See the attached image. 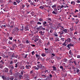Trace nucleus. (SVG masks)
I'll use <instances>...</instances> for the list:
<instances>
[{"label": "nucleus", "instance_id": "nucleus-16", "mask_svg": "<svg viewBox=\"0 0 80 80\" xmlns=\"http://www.w3.org/2000/svg\"><path fill=\"white\" fill-rule=\"evenodd\" d=\"M11 57H12V58H15V54L14 53H13L11 55Z\"/></svg>", "mask_w": 80, "mask_h": 80}, {"label": "nucleus", "instance_id": "nucleus-28", "mask_svg": "<svg viewBox=\"0 0 80 80\" xmlns=\"http://www.w3.org/2000/svg\"><path fill=\"white\" fill-rule=\"evenodd\" d=\"M63 62H66L67 61V60L66 58H64L63 59Z\"/></svg>", "mask_w": 80, "mask_h": 80}, {"label": "nucleus", "instance_id": "nucleus-46", "mask_svg": "<svg viewBox=\"0 0 80 80\" xmlns=\"http://www.w3.org/2000/svg\"><path fill=\"white\" fill-rule=\"evenodd\" d=\"M27 7L28 8V7H29L30 5L28 4H27L26 5Z\"/></svg>", "mask_w": 80, "mask_h": 80}, {"label": "nucleus", "instance_id": "nucleus-12", "mask_svg": "<svg viewBox=\"0 0 80 80\" xmlns=\"http://www.w3.org/2000/svg\"><path fill=\"white\" fill-rule=\"evenodd\" d=\"M24 28L25 31H27V30H29V29H28V26L25 27Z\"/></svg>", "mask_w": 80, "mask_h": 80}, {"label": "nucleus", "instance_id": "nucleus-1", "mask_svg": "<svg viewBox=\"0 0 80 80\" xmlns=\"http://www.w3.org/2000/svg\"><path fill=\"white\" fill-rule=\"evenodd\" d=\"M37 30H46V29H45V28H43L42 26H41L38 28H36Z\"/></svg>", "mask_w": 80, "mask_h": 80}, {"label": "nucleus", "instance_id": "nucleus-33", "mask_svg": "<svg viewBox=\"0 0 80 80\" xmlns=\"http://www.w3.org/2000/svg\"><path fill=\"white\" fill-rule=\"evenodd\" d=\"M16 2H17L18 3H19L20 2V1L19 0H16Z\"/></svg>", "mask_w": 80, "mask_h": 80}, {"label": "nucleus", "instance_id": "nucleus-32", "mask_svg": "<svg viewBox=\"0 0 80 80\" xmlns=\"http://www.w3.org/2000/svg\"><path fill=\"white\" fill-rule=\"evenodd\" d=\"M9 39V40H12V39H13V37H9L8 38Z\"/></svg>", "mask_w": 80, "mask_h": 80}, {"label": "nucleus", "instance_id": "nucleus-34", "mask_svg": "<svg viewBox=\"0 0 80 80\" xmlns=\"http://www.w3.org/2000/svg\"><path fill=\"white\" fill-rule=\"evenodd\" d=\"M22 7L23 8L25 7V4H22Z\"/></svg>", "mask_w": 80, "mask_h": 80}, {"label": "nucleus", "instance_id": "nucleus-6", "mask_svg": "<svg viewBox=\"0 0 80 80\" xmlns=\"http://www.w3.org/2000/svg\"><path fill=\"white\" fill-rule=\"evenodd\" d=\"M42 67H43L42 66V65L40 64H38V65H37V67H38V68H42Z\"/></svg>", "mask_w": 80, "mask_h": 80}, {"label": "nucleus", "instance_id": "nucleus-18", "mask_svg": "<svg viewBox=\"0 0 80 80\" xmlns=\"http://www.w3.org/2000/svg\"><path fill=\"white\" fill-rule=\"evenodd\" d=\"M13 42H11V41H10V40H9L8 41V43H9V45H12V43Z\"/></svg>", "mask_w": 80, "mask_h": 80}, {"label": "nucleus", "instance_id": "nucleus-48", "mask_svg": "<svg viewBox=\"0 0 80 80\" xmlns=\"http://www.w3.org/2000/svg\"><path fill=\"white\" fill-rule=\"evenodd\" d=\"M39 22H42V18H39Z\"/></svg>", "mask_w": 80, "mask_h": 80}, {"label": "nucleus", "instance_id": "nucleus-63", "mask_svg": "<svg viewBox=\"0 0 80 80\" xmlns=\"http://www.w3.org/2000/svg\"><path fill=\"white\" fill-rule=\"evenodd\" d=\"M79 72H80V70H79V69H77V71H76V72L77 73H78Z\"/></svg>", "mask_w": 80, "mask_h": 80}, {"label": "nucleus", "instance_id": "nucleus-38", "mask_svg": "<svg viewBox=\"0 0 80 80\" xmlns=\"http://www.w3.org/2000/svg\"><path fill=\"white\" fill-rule=\"evenodd\" d=\"M62 45L63 46H67V44H66L65 42H64L63 44H62Z\"/></svg>", "mask_w": 80, "mask_h": 80}, {"label": "nucleus", "instance_id": "nucleus-14", "mask_svg": "<svg viewBox=\"0 0 80 80\" xmlns=\"http://www.w3.org/2000/svg\"><path fill=\"white\" fill-rule=\"evenodd\" d=\"M59 38H56L55 39V41L57 42H58L59 41Z\"/></svg>", "mask_w": 80, "mask_h": 80}, {"label": "nucleus", "instance_id": "nucleus-56", "mask_svg": "<svg viewBox=\"0 0 80 80\" xmlns=\"http://www.w3.org/2000/svg\"><path fill=\"white\" fill-rule=\"evenodd\" d=\"M46 28L47 29V28H49V27L48 26V25H47V26H46Z\"/></svg>", "mask_w": 80, "mask_h": 80}, {"label": "nucleus", "instance_id": "nucleus-17", "mask_svg": "<svg viewBox=\"0 0 80 80\" xmlns=\"http://www.w3.org/2000/svg\"><path fill=\"white\" fill-rule=\"evenodd\" d=\"M33 68L35 69V70H38L39 69V68H37L36 66L34 67Z\"/></svg>", "mask_w": 80, "mask_h": 80}, {"label": "nucleus", "instance_id": "nucleus-62", "mask_svg": "<svg viewBox=\"0 0 80 80\" xmlns=\"http://www.w3.org/2000/svg\"><path fill=\"white\" fill-rule=\"evenodd\" d=\"M4 58H8V55H7L6 56H5V57H4Z\"/></svg>", "mask_w": 80, "mask_h": 80}, {"label": "nucleus", "instance_id": "nucleus-43", "mask_svg": "<svg viewBox=\"0 0 80 80\" xmlns=\"http://www.w3.org/2000/svg\"><path fill=\"white\" fill-rule=\"evenodd\" d=\"M79 22V20H78V21L75 22V23H76V24H78V23Z\"/></svg>", "mask_w": 80, "mask_h": 80}, {"label": "nucleus", "instance_id": "nucleus-57", "mask_svg": "<svg viewBox=\"0 0 80 80\" xmlns=\"http://www.w3.org/2000/svg\"><path fill=\"white\" fill-rule=\"evenodd\" d=\"M6 80H10V78H9V77H7V78H6Z\"/></svg>", "mask_w": 80, "mask_h": 80}, {"label": "nucleus", "instance_id": "nucleus-26", "mask_svg": "<svg viewBox=\"0 0 80 80\" xmlns=\"http://www.w3.org/2000/svg\"><path fill=\"white\" fill-rule=\"evenodd\" d=\"M69 54L70 55H73V53H72V52L71 51V50H70L69 51Z\"/></svg>", "mask_w": 80, "mask_h": 80}, {"label": "nucleus", "instance_id": "nucleus-42", "mask_svg": "<svg viewBox=\"0 0 80 80\" xmlns=\"http://www.w3.org/2000/svg\"><path fill=\"white\" fill-rule=\"evenodd\" d=\"M46 24H47V22H43V25H46Z\"/></svg>", "mask_w": 80, "mask_h": 80}, {"label": "nucleus", "instance_id": "nucleus-8", "mask_svg": "<svg viewBox=\"0 0 80 80\" xmlns=\"http://www.w3.org/2000/svg\"><path fill=\"white\" fill-rule=\"evenodd\" d=\"M61 30H62L65 32V33H68V29H62Z\"/></svg>", "mask_w": 80, "mask_h": 80}, {"label": "nucleus", "instance_id": "nucleus-55", "mask_svg": "<svg viewBox=\"0 0 80 80\" xmlns=\"http://www.w3.org/2000/svg\"><path fill=\"white\" fill-rule=\"evenodd\" d=\"M26 43H29V42L28 41V40H27L26 41Z\"/></svg>", "mask_w": 80, "mask_h": 80}, {"label": "nucleus", "instance_id": "nucleus-41", "mask_svg": "<svg viewBox=\"0 0 80 80\" xmlns=\"http://www.w3.org/2000/svg\"><path fill=\"white\" fill-rule=\"evenodd\" d=\"M31 14L33 16V15H34V12H31Z\"/></svg>", "mask_w": 80, "mask_h": 80}, {"label": "nucleus", "instance_id": "nucleus-61", "mask_svg": "<svg viewBox=\"0 0 80 80\" xmlns=\"http://www.w3.org/2000/svg\"><path fill=\"white\" fill-rule=\"evenodd\" d=\"M77 58H80V56L78 55L77 56Z\"/></svg>", "mask_w": 80, "mask_h": 80}, {"label": "nucleus", "instance_id": "nucleus-44", "mask_svg": "<svg viewBox=\"0 0 80 80\" xmlns=\"http://www.w3.org/2000/svg\"><path fill=\"white\" fill-rule=\"evenodd\" d=\"M37 24H38H38L42 25V23H41L40 22H37Z\"/></svg>", "mask_w": 80, "mask_h": 80}, {"label": "nucleus", "instance_id": "nucleus-22", "mask_svg": "<svg viewBox=\"0 0 80 80\" xmlns=\"http://www.w3.org/2000/svg\"><path fill=\"white\" fill-rule=\"evenodd\" d=\"M12 47L13 48H16V44H14L12 45Z\"/></svg>", "mask_w": 80, "mask_h": 80}, {"label": "nucleus", "instance_id": "nucleus-3", "mask_svg": "<svg viewBox=\"0 0 80 80\" xmlns=\"http://www.w3.org/2000/svg\"><path fill=\"white\" fill-rule=\"evenodd\" d=\"M19 78V80L21 79H22V78H23V76L22 75H21V73H19L18 75Z\"/></svg>", "mask_w": 80, "mask_h": 80}, {"label": "nucleus", "instance_id": "nucleus-20", "mask_svg": "<svg viewBox=\"0 0 80 80\" xmlns=\"http://www.w3.org/2000/svg\"><path fill=\"white\" fill-rule=\"evenodd\" d=\"M9 79L10 80H13L14 79V78L13 77L11 76L9 77Z\"/></svg>", "mask_w": 80, "mask_h": 80}, {"label": "nucleus", "instance_id": "nucleus-10", "mask_svg": "<svg viewBox=\"0 0 80 80\" xmlns=\"http://www.w3.org/2000/svg\"><path fill=\"white\" fill-rule=\"evenodd\" d=\"M9 68H10L11 69L13 70V69H14V67H13V65L11 64L9 65Z\"/></svg>", "mask_w": 80, "mask_h": 80}, {"label": "nucleus", "instance_id": "nucleus-49", "mask_svg": "<svg viewBox=\"0 0 80 80\" xmlns=\"http://www.w3.org/2000/svg\"><path fill=\"white\" fill-rule=\"evenodd\" d=\"M13 5H17V3L16 2H14Z\"/></svg>", "mask_w": 80, "mask_h": 80}, {"label": "nucleus", "instance_id": "nucleus-23", "mask_svg": "<svg viewBox=\"0 0 80 80\" xmlns=\"http://www.w3.org/2000/svg\"><path fill=\"white\" fill-rule=\"evenodd\" d=\"M2 78H3V80H6V79H7V78H6V77H5V76H2Z\"/></svg>", "mask_w": 80, "mask_h": 80}, {"label": "nucleus", "instance_id": "nucleus-47", "mask_svg": "<svg viewBox=\"0 0 80 80\" xmlns=\"http://www.w3.org/2000/svg\"><path fill=\"white\" fill-rule=\"evenodd\" d=\"M44 72L46 73H48V70H46Z\"/></svg>", "mask_w": 80, "mask_h": 80}, {"label": "nucleus", "instance_id": "nucleus-27", "mask_svg": "<svg viewBox=\"0 0 80 80\" xmlns=\"http://www.w3.org/2000/svg\"><path fill=\"white\" fill-rule=\"evenodd\" d=\"M23 72H24V71H22L21 72V75H23Z\"/></svg>", "mask_w": 80, "mask_h": 80}, {"label": "nucleus", "instance_id": "nucleus-58", "mask_svg": "<svg viewBox=\"0 0 80 80\" xmlns=\"http://www.w3.org/2000/svg\"><path fill=\"white\" fill-rule=\"evenodd\" d=\"M31 53L32 54V55H34L33 53L35 54V52H34V51H33Z\"/></svg>", "mask_w": 80, "mask_h": 80}, {"label": "nucleus", "instance_id": "nucleus-59", "mask_svg": "<svg viewBox=\"0 0 80 80\" xmlns=\"http://www.w3.org/2000/svg\"><path fill=\"white\" fill-rule=\"evenodd\" d=\"M41 35H43V33H42V31H41Z\"/></svg>", "mask_w": 80, "mask_h": 80}, {"label": "nucleus", "instance_id": "nucleus-21", "mask_svg": "<svg viewBox=\"0 0 80 80\" xmlns=\"http://www.w3.org/2000/svg\"><path fill=\"white\" fill-rule=\"evenodd\" d=\"M10 64L11 65H12L13 64V61H9Z\"/></svg>", "mask_w": 80, "mask_h": 80}, {"label": "nucleus", "instance_id": "nucleus-37", "mask_svg": "<svg viewBox=\"0 0 80 80\" xmlns=\"http://www.w3.org/2000/svg\"><path fill=\"white\" fill-rule=\"evenodd\" d=\"M52 13L53 14H55V15H56V14H57V13H56V12H55V11H53L52 12Z\"/></svg>", "mask_w": 80, "mask_h": 80}, {"label": "nucleus", "instance_id": "nucleus-25", "mask_svg": "<svg viewBox=\"0 0 80 80\" xmlns=\"http://www.w3.org/2000/svg\"><path fill=\"white\" fill-rule=\"evenodd\" d=\"M30 5H33L34 7H35V6H36V5H35V4H34V3L32 2L30 3Z\"/></svg>", "mask_w": 80, "mask_h": 80}, {"label": "nucleus", "instance_id": "nucleus-30", "mask_svg": "<svg viewBox=\"0 0 80 80\" xmlns=\"http://www.w3.org/2000/svg\"><path fill=\"white\" fill-rule=\"evenodd\" d=\"M20 30H23V26H22V27L20 28Z\"/></svg>", "mask_w": 80, "mask_h": 80}, {"label": "nucleus", "instance_id": "nucleus-29", "mask_svg": "<svg viewBox=\"0 0 80 80\" xmlns=\"http://www.w3.org/2000/svg\"><path fill=\"white\" fill-rule=\"evenodd\" d=\"M46 55V54H45L44 53H42L41 54V56H42V57H45Z\"/></svg>", "mask_w": 80, "mask_h": 80}, {"label": "nucleus", "instance_id": "nucleus-7", "mask_svg": "<svg viewBox=\"0 0 80 80\" xmlns=\"http://www.w3.org/2000/svg\"><path fill=\"white\" fill-rule=\"evenodd\" d=\"M26 69H28V70H29L30 68H31V66L26 65Z\"/></svg>", "mask_w": 80, "mask_h": 80}, {"label": "nucleus", "instance_id": "nucleus-19", "mask_svg": "<svg viewBox=\"0 0 80 80\" xmlns=\"http://www.w3.org/2000/svg\"><path fill=\"white\" fill-rule=\"evenodd\" d=\"M56 7H57V5L56 4H55L54 5H52V8H55Z\"/></svg>", "mask_w": 80, "mask_h": 80}, {"label": "nucleus", "instance_id": "nucleus-13", "mask_svg": "<svg viewBox=\"0 0 80 80\" xmlns=\"http://www.w3.org/2000/svg\"><path fill=\"white\" fill-rule=\"evenodd\" d=\"M66 40V41H67V42H70V41H71V39H70V38H68Z\"/></svg>", "mask_w": 80, "mask_h": 80}, {"label": "nucleus", "instance_id": "nucleus-36", "mask_svg": "<svg viewBox=\"0 0 80 80\" xmlns=\"http://www.w3.org/2000/svg\"><path fill=\"white\" fill-rule=\"evenodd\" d=\"M43 7H46V8H47L48 7V6H47L46 5H43Z\"/></svg>", "mask_w": 80, "mask_h": 80}, {"label": "nucleus", "instance_id": "nucleus-11", "mask_svg": "<svg viewBox=\"0 0 80 80\" xmlns=\"http://www.w3.org/2000/svg\"><path fill=\"white\" fill-rule=\"evenodd\" d=\"M41 77L42 78H46L47 77V75L46 74H41Z\"/></svg>", "mask_w": 80, "mask_h": 80}, {"label": "nucleus", "instance_id": "nucleus-60", "mask_svg": "<svg viewBox=\"0 0 80 80\" xmlns=\"http://www.w3.org/2000/svg\"><path fill=\"white\" fill-rule=\"evenodd\" d=\"M33 70H32L30 72V73L31 74H32V73H33Z\"/></svg>", "mask_w": 80, "mask_h": 80}, {"label": "nucleus", "instance_id": "nucleus-51", "mask_svg": "<svg viewBox=\"0 0 80 80\" xmlns=\"http://www.w3.org/2000/svg\"><path fill=\"white\" fill-rule=\"evenodd\" d=\"M60 68L61 69H63V67L62 66H60Z\"/></svg>", "mask_w": 80, "mask_h": 80}, {"label": "nucleus", "instance_id": "nucleus-4", "mask_svg": "<svg viewBox=\"0 0 80 80\" xmlns=\"http://www.w3.org/2000/svg\"><path fill=\"white\" fill-rule=\"evenodd\" d=\"M8 71V69L7 68H5L3 70V72L4 73H7Z\"/></svg>", "mask_w": 80, "mask_h": 80}, {"label": "nucleus", "instance_id": "nucleus-50", "mask_svg": "<svg viewBox=\"0 0 80 80\" xmlns=\"http://www.w3.org/2000/svg\"><path fill=\"white\" fill-rule=\"evenodd\" d=\"M49 25L51 26V27L52 28V23H49Z\"/></svg>", "mask_w": 80, "mask_h": 80}, {"label": "nucleus", "instance_id": "nucleus-24", "mask_svg": "<svg viewBox=\"0 0 80 80\" xmlns=\"http://www.w3.org/2000/svg\"><path fill=\"white\" fill-rule=\"evenodd\" d=\"M1 28H3V27H4V28H6V25H2L1 27Z\"/></svg>", "mask_w": 80, "mask_h": 80}, {"label": "nucleus", "instance_id": "nucleus-54", "mask_svg": "<svg viewBox=\"0 0 80 80\" xmlns=\"http://www.w3.org/2000/svg\"><path fill=\"white\" fill-rule=\"evenodd\" d=\"M69 35H71V36H72L73 35V33L72 32H70Z\"/></svg>", "mask_w": 80, "mask_h": 80}, {"label": "nucleus", "instance_id": "nucleus-45", "mask_svg": "<svg viewBox=\"0 0 80 80\" xmlns=\"http://www.w3.org/2000/svg\"><path fill=\"white\" fill-rule=\"evenodd\" d=\"M36 58H38V57H39V55H38V54H36Z\"/></svg>", "mask_w": 80, "mask_h": 80}, {"label": "nucleus", "instance_id": "nucleus-31", "mask_svg": "<svg viewBox=\"0 0 80 80\" xmlns=\"http://www.w3.org/2000/svg\"><path fill=\"white\" fill-rule=\"evenodd\" d=\"M62 27V26L59 25L58 26H57V28H59L60 27Z\"/></svg>", "mask_w": 80, "mask_h": 80}, {"label": "nucleus", "instance_id": "nucleus-5", "mask_svg": "<svg viewBox=\"0 0 80 80\" xmlns=\"http://www.w3.org/2000/svg\"><path fill=\"white\" fill-rule=\"evenodd\" d=\"M60 29L61 31L59 32V35H63V33H64V32L62 31V28H61Z\"/></svg>", "mask_w": 80, "mask_h": 80}, {"label": "nucleus", "instance_id": "nucleus-40", "mask_svg": "<svg viewBox=\"0 0 80 80\" xmlns=\"http://www.w3.org/2000/svg\"><path fill=\"white\" fill-rule=\"evenodd\" d=\"M74 63L75 65H77V62H76V61H74Z\"/></svg>", "mask_w": 80, "mask_h": 80}, {"label": "nucleus", "instance_id": "nucleus-9", "mask_svg": "<svg viewBox=\"0 0 80 80\" xmlns=\"http://www.w3.org/2000/svg\"><path fill=\"white\" fill-rule=\"evenodd\" d=\"M73 45H74L72 44L71 43H70L68 44V45L67 46V47L68 48H70V47H73Z\"/></svg>", "mask_w": 80, "mask_h": 80}, {"label": "nucleus", "instance_id": "nucleus-2", "mask_svg": "<svg viewBox=\"0 0 80 80\" xmlns=\"http://www.w3.org/2000/svg\"><path fill=\"white\" fill-rule=\"evenodd\" d=\"M18 30H19V29H18V28H15L13 30V32H14V33H15V32H18Z\"/></svg>", "mask_w": 80, "mask_h": 80}, {"label": "nucleus", "instance_id": "nucleus-53", "mask_svg": "<svg viewBox=\"0 0 80 80\" xmlns=\"http://www.w3.org/2000/svg\"><path fill=\"white\" fill-rule=\"evenodd\" d=\"M64 7V6L63 5H62L61 8H60V10H61V8H63Z\"/></svg>", "mask_w": 80, "mask_h": 80}, {"label": "nucleus", "instance_id": "nucleus-39", "mask_svg": "<svg viewBox=\"0 0 80 80\" xmlns=\"http://www.w3.org/2000/svg\"><path fill=\"white\" fill-rule=\"evenodd\" d=\"M43 6H41L40 7H39L40 8H41V9H43Z\"/></svg>", "mask_w": 80, "mask_h": 80}, {"label": "nucleus", "instance_id": "nucleus-35", "mask_svg": "<svg viewBox=\"0 0 80 80\" xmlns=\"http://www.w3.org/2000/svg\"><path fill=\"white\" fill-rule=\"evenodd\" d=\"M61 40L63 42H64L65 40V38H61Z\"/></svg>", "mask_w": 80, "mask_h": 80}, {"label": "nucleus", "instance_id": "nucleus-52", "mask_svg": "<svg viewBox=\"0 0 80 80\" xmlns=\"http://www.w3.org/2000/svg\"><path fill=\"white\" fill-rule=\"evenodd\" d=\"M28 2H29V3H30L32 2L31 0H28Z\"/></svg>", "mask_w": 80, "mask_h": 80}, {"label": "nucleus", "instance_id": "nucleus-64", "mask_svg": "<svg viewBox=\"0 0 80 80\" xmlns=\"http://www.w3.org/2000/svg\"><path fill=\"white\" fill-rule=\"evenodd\" d=\"M49 77L50 78H52V74H50L49 75Z\"/></svg>", "mask_w": 80, "mask_h": 80}, {"label": "nucleus", "instance_id": "nucleus-15", "mask_svg": "<svg viewBox=\"0 0 80 80\" xmlns=\"http://www.w3.org/2000/svg\"><path fill=\"white\" fill-rule=\"evenodd\" d=\"M52 67L53 68V71H56V70H57V68H56V67L55 66H52Z\"/></svg>", "mask_w": 80, "mask_h": 80}]
</instances>
